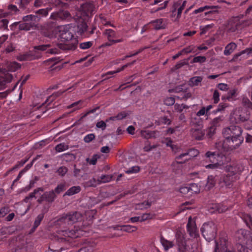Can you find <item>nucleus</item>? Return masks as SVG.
<instances>
[{"mask_svg":"<svg viewBox=\"0 0 252 252\" xmlns=\"http://www.w3.org/2000/svg\"><path fill=\"white\" fill-rule=\"evenodd\" d=\"M187 90V88L184 85H180L175 87L174 89L169 90V91L170 92H174L176 93H179L182 92H185Z\"/></svg>","mask_w":252,"mask_h":252,"instance_id":"nucleus-45","label":"nucleus"},{"mask_svg":"<svg viewBox=\"0 0 252 252\" xmlns=\"http://www.w3.org/2000/svg\"><path fill=\"white\" fill-rule=\"evenodd\" d=\"M242 132L241 127L237 126L232 125L223 128L222 134L225 138L224 144L227 145L231 150L238 148L244 141Z\"/></svg>","mask_w":252,"mask_h":252,"instance_id":"nucleus-2","label":"nucleus"},{"mask_svg":"<svg viewBox=\"0 0 252 252\" xmlns=\"http://www.w3.org/2000/svg\"><path fill=\"white\" fill-rule=\"evenodd\" d=\"M242 103L246 107L252 109V103L245 96H243Z\"/></svg>","mask_w":252,"mask_h":252,"instance_id":"nucleus-49","label":"nucleus"},{"mask_svg":"<svg viewBox=\"0 0 252 252\" xmlns=\"http://www.w3.org/2000/svg\"><path fill=\"white\" fill-rule=\"evenodd\" d=\"M76 16H74V18L75 21L77 23V33L81 35L85 32L87 31L88 26L85 22L86 20L84 18H78L76 19Z\"/></svg>","mask_w":252,"mask_h":252,"instance_id":"nucleus-18","label":"nucleus"},{"mask_svg":"<svg viewBox=\"0 0 252 252\" xmlns=\"http://www.w3.org/2000/svg\"><path fill=\"white\" fill-rule=\"evenodd\" d=\"M140 168L138 166H132L126 170V173L127 174H132V173H136L139 171Z\"/></svg>","mask_w":252,"mask_h":252,"instance_id":"nucleus-54","label":"nucleus"},{"mask_svg":"<svg viewBox=\"0 0 252 252\" xmlns=\"http://www.w3.org/2000/svg\"><path fill=\"white\" fill-rule=\"evenodd\" d=\"M97 159V155H94L91 159H90L89 158H87L86 160L87 162L89 163L90 164L95 165L96 163Z\"/></svg>","mask_w":252,"mask_h":252,"instance_id":"nucleus-63","label":"nucleus"},{"mask_svg":"<svg viewBox=\"0 0 252 252\" xmlns=\"http://www.w3.org/2000/svg\"><path fill=\"white\" fill-rule=\"evenodd\" d=\"M9 71L15 72L21 68V64L16 62H7L6 64Z\"/></svg>","mask_w":252,"mask_h":252,"instance_id":"nucleus-25","label":"nucleus"},{"mask_svg":"<svg viewBox=\"0 0 252 252\" xmlns=\"http://www.w3.org/2000/svg\"><path fill=\"white\" fill-rule=\"evenodd\" d=\"M157 147H158L157 145H151L150 144L148 143L144 146V147L143 148V150L145 152H150V151L157 148Z\"/></svg>","mask_w":252,"mask_h":252,"instance_id":"nucleus-61","label":"nucleus"},{"mask_svg":"<svg viewBox=\"0 0 252 252\" xmlns=\"http://www.w3.org/2000/svg\"><path fill=\"white\" fill-rule=\"evenodd\" d=\"M66 90H64L63 91H58L54 94H53L52 95L49 96L46 100V101L42 103L41 104H36L34 106V109H46V110H49L51 109L54 108L55 104L53 103L52 102L53 100L57 97V96L61 95L63 92L66 91Z\"/></svg>","mask_w":252,"mask_h":252,"instance_id":"nucleus-8","label":"nucleus"},{"mask_svg":"<svg viewBox=\"0 0 252 252\" xmlns=\"http://www.w3.org/2000/svg\"><path fill=\"white\" fill-rule=\"evenodd\" d=\"M237 95V89H233L230 90L227 94L226 99L229 101H233L235 100V97ZM222 99L223 100L225 99V97H222Z\"/></svg>","mask_w":252,"mask_h":252,"instance_id":"nucleus-30","label":"nucleus"},{"mask_svg":"<svg viewBox=\"0 0 252 252\" xmlns=\"http://www.w3.org/2000/svg\"><path fill=\"white\" fill-rule=\"evenodd\" d=\"M9 212V208L5 206L0 209V216L2 217L5 216Z\"/></svg>","mask_w":252,"mask_h":252,"instance_id":"nucleus-64","label":"nucleus"},{"mask_svg":"<svg viewBox=\"0 0 252 252\" xmlns=\"http://www.w3.org/2000/svg\"><path fill=\"white\" fill-rule=\"evenodd\" d=\"M238 17H239V22L240 23V26L241 29L252 24V19H249L247 20H241V19L243 17V15H241Z\"/></svg>","mask_w":252,"mask_h":252,"instance_id":"nucleus-39","label":"nucleus"},{"mask_svg":"<svg viewBox=\"0 0 252 252\" xmlns=\"http://www.w3.org/2000/svg\"><path fill=\"white\" fill-rule=\"evenodd\" d=\"M237 179V176L230 175V173H227L225 175H222L219 181V184L221 187L229 188L232 183Z\"/></svg>","mask_w":252,"mask_h":252,"instance_id":"nucleus-10","label":"nucleus"},{"mask_svg":"<svg viewBox=\"0 0 252 252\" xmlns=\"http://www.w3.org/2000/svg\"><path fill=\"white\" fill-rule=\"evenodd\" d=\"M83 106V102L82 100H79L77 102H74L71 104L67 106L66 109L73 108V110H77L82 109Z\"/></svg>","mask_w":252,"mask_h":252,"instance_id":"nucleus-31","label":"nucleus"},{"mask_svg":"<svg viewBox=\"0 0 252 252\" xmlns=\"http://www.w3.org/2000/svg\"><path fill=\"white\" fill-rule=\"evenodd\" d=\"M244 169V166L240 164H234L232 165L228 166L227 167L228 173L230 175L237 176V174L241 172Z\"/></svg>","mask_w":252,"mask_h":252,"instance_id":"nucleus-19","label":"nucleus"},{"mask_svg":"<svg viewBox=\"0 0 252 252\" xmlns=\"http://www.w3.org/2000/svg\"><path fill=\"white\" fill-rule=\"evenodd\" d=\"M97 180L94 178H93L89 181L85 183V186L86 187H95L97 185Z\"/></svg>","mask_w":252,"mask_h":252,"instance_id":"nucleus-47","label":"nucleus"},{"mask_svg":"<svg viewBox=\"0 0 252 252\" xmlns=\"http://www.w3.org/2000/svg\"><path fill=\"white\" fill-rule=\"evenodd\" d=\"M127 115V114L126 112V111H122L116 116L110 117V119L113 121L115 120H122L126 118Z\"/></svg>","mask_w":252,"mask_h":252,"instance_id":"nucleus-48","label":"nucleus"},{"mask_svg":"<svg viewBox=\"0 0 252 252\" xmlns=\"http://www.w3.org/2000/svg\"><path fill=\"white\" fill-rule=\"evenodd\" d=\"M65 189V185L64 183L59 184L54 190L56 194H59Z\"/></svg>","mask_w":252,"mask_h":252,"instance_id":"nucleus-50","label":"nucleus"},{"mask_svg":"<svg viewBox=\"0 0 252 252\" xmlns=\"http://www.w3.org/2000/svg\"><path fill=\"white\" fill-rule=\"evenodd\" d=\"M218 6H214V5H205L203 7H200L199 8L195 9L194 11V13L197 14L198 13L202 12L208 9H213L215 8H218Z\"/></svg>","mask_w":252,"mask_h":252,"instance_id":"nucleus-41","label":"nucleus"},{"mask_svg":"<svg viewBox=\"0 0 252 252\" xmlns=\"http://www.w3.org/2000/svg\"><path fill=\"white\" fill-rule=\"evenodd\" d=\"M241 218L247 225L252 229V217L249 214H244Z\"/></svg>","mask_w":252,"mask_h":252,"instance_id":"nucleus-34","label":"nucleus"},{"mask_svg":"<svg viewBox=\"0 0 252 252\" xmlns=\"http://www.w3.org/2000/svg\"><path fill=\"white\" fill-rule=\"evenodd\" d=\"M51 45L49 44H45V45H40L38 46H35L34 47V52H36V51H46L47 53H50L52 54L51 53H50V50L48 49L49 47H51ZM52 48H51V49Z\"/></svg>","mask_w":252,"mask_h":252,"instance_id":"nucleus-36","label":"nucleus"},{"mask_svg":"<svg viewBox=\"0 0 252 252\" xmlns=\"http://www.w3.org/2000/svg\"><path fill=\"white\" fill-rule=\"evenodd\" d=\"M203 236L208 241L213 240L217 234V228L213 222L204 223L201 228Z\"/></svg>","mask_w":252,"mask_h":252,"instance_id":"nucleus-5","label":"nucleus"},{"mask_svg":"<svg viewBox=\"0 0 252 252\" xmlns=\"http://www.w3.org/2000/svg\"><path fill=\"white\" fill-rule=\"evenodd\" d=\"M94 243L93 242L91 243L89 242L87 244L81 248L78 252H92L94 250Z\"/></svg>","mask_w":252,"mask_h":252,"instance_id":"nucleus-27","label":"nucleus"},{"mask_svg":"<svg viewBox=\"0 0 252 252\" xmlns=\"http://www.w3.org/2000/svg\"><path fill=\"white\" fill-rule=\"evenodd\" d=\"M57 195L54 190L45 191L38 199L37 202L41 203L43 201H46L48 203H51L55 201Z\"/></svg>","mask_w":252,"mask_h":252,"instance_id":"nucleus-11","label":"nucleus"},{"mask_svg":"<svg viewBox=\"0 0 252 252\" xmlns=\"http://www.w3.org/2000/svg\"><path fill=\"white\" fill-rule=\"evenodd\" d=\"M190 191V195L193 193H197L199 192V189L197 184L192 183L189 185Z\"/></svg>","mask_w":252,"mask_h":252,"instance_id":"nucleus-43","label":"nucleus"},{"mask_svg":"<svg viewBox=\"0 0 252 252\" xmlns=\"http://www.w3.org/2000/svg\"><path fill=\"white\" fill-rule=\"evenodd\" d=\"M95 137L94 134L90 133L87 134L84 137V141L86 143H89L91 142L93 140H94Z\"/></svg>","mask_w":252,"mask_h":252,"instance_id":"nucleus-58","label":"nucleus"},{"mask_svg":"<svg viewBox=\"0 0 252 252\" xmlns=\"http://www.w3.org/2000/svg\"><path fill=\"white\" fill-rule=\"evenodd\" d=\"M206 58L205 56H197L193 59L192 61L191 62V63H204L206 61Z\"/></svg>","mask_w":252,"mask_h":252,"instance_id":"nucleus-52","label":"nucleus"},{"mask_svg":"<svg viewBox=\"0 0 252 252\" xmlns=\"http://www.w3.org/2000/svg\"><path fill=\"white\" fill-rule=\"evenodd\" d=\"M104 35L110 43H106V45L110 46L113 44L121 42L123 41V39H114L117 37L115 32L112 29H106L103 32Z\"/></svg>","mask_w":252,"mask_h":252,"instance_id":"nucleus-12","label":"nucleus"},{"mask_svg":"<svg viewBox=\"0 0 252 252\" xmlns=\"http://www.w3.org/2000/svg\"><path fill=\"white\" fill-rule=\"evenodd\" d=\"M153 215L150 213L143 214L140 217V221H143L149 219H151L153 218Z\"/></svg>","mask_w":252,"mask_h":252,"instance_id":"nucleus-60","label":"nucleus"},{"mask_svg":"<svg viewBox=\"0 0 252 252\" xmlns=\"http://www.w3.org/2000/svg\"><path fill=\"white\" fill-rule=\"evenodd\" d=\"M40 17L36 15L30 14L23 17V20L26 22H33L35 24L40 21Z\"/></svg>","mask_w":252,"mask_h":252,"instance_id":"nucleus-23","label":"nucleus"},{"mask_svg":"<svg viewBox=\"0 0 252 252\" xmlns=\"http://www.w3.org/2000/svg\"><path fill=\"white\" fill-rule=\"evenodd\" d=\"M8 21L7 19H2L0 21V29L2 30H8Z\"/></svg>","mask_w":252,"mask_h":252,"instance_id":"nucleus-53","label":"nucleus"},{"mask_svg":"<svg viewBox=\"0 0 252 252\" xmlns=\"http://www.w3.org/2000/svg\"><path fill=\"white\" fill-rule=\"evenodd\" d=\"M38 28V25L33 22H25L21 23L19 25V29L23 31H30L32 29H36Z\"/></svg>","mask_w":252,"mask_h":252,"instance_id":"nucleus-21","label":"nucleus"},{"mask_svg":"<svg viewBox=\"0 0 252 252\" xmlns=\"http://www.w3.org/2000/svg\"><path fill=\"white\" fill-rule=\"evenodd\" d=\"M188 232L190 237L196 238L198 236L197 228L195 222L192 220L191 217L189 218L188 224L187 225Z\"/></svg>","mask_w":252,"mask_h":252,"instance_id":"nucleus-16","label":"nucleus"},{"mask_svg":"<svg viewBox=\"0 0 252 252\" xmlns=\"http://www.w3.org/2000/svg\"><path fill=\"white\" fill-rule=\"evenodd\" d=\"M214 26V24H209L205 26H200V29L201 31L200 34L202 35L205 34L209 29Z\"/></svg>","mask_w":252,"mask_h":252,"instance_id":"nucleus-55","label":"nucleus"},{"mask_svg":"<svg viewBox=\"0 0 252 252\" xmlns=\"http://www.w3.org/2000/svg\"><path fill=\"white\" fill-rule=\"evenodd\" d=\"M199 154V151L195 149L192 148L187 151L181 154L176 157V161L173 163V165L176 163L182 164L187 160L190 159L191 158L196 157Z\"/></svg>","mask_w":252,"mask_h":252,"instance_id":"nucleus-7","label":"nucleus"},{"mask_svg":"<svg viewBox=\"0 0 252 252\" xmlns=\"http://www.w3.org/2000/svg\"><path fill=\"white\" fill-rule=\"evenodd\" d=\"M95 8L93 4L91 3H86L81 5V7L76 13L75 16L76 19L78 18H84L86 19L89 17L94 11Z\"/></svg>","mask_w":252,"mask_h":252,"instance_id":"nucleus-6","label":"nucleus"},{"mask_svg":"<svg viewBox=\"0 0 252 252\" xmlns=\"http://www.w3.org/2000/svg\"><path fill=\"white\" fill-rule=\"evenodd\" d=\"M249 232L243 229H241L236 233V236L239 240L247 239Z\"/></svg>","mask_w":252,"mask_h":252,"instance_id":"nucleus-37","label":"nucleus"},{"mask_svg":"<svg viewBox=\"0 0 252 252\" xmlns=\"http://www.w3.org/2000/svg\"><path fill=\"white\" fill-rule=\"evenodd\" d=\"M68 149V146L64 143L58 144L55 147V150L57 152H62Z\"/></svg>","mask_w":252,"mask_h":252,"instance_id":"nucleus-44","label":"nucleus"},{"mask_svg":"<svg viewBox=\"0 0 252 252\" xmlns=\"http://www.w3.org/2000/svg\"><path fill=\"white\" fill-rule=\"evenodd\" d=\"M49 207H44L42 210V213L38 215L36 218L33 227L32 229L34 231L40 224L41 221L43 220L44 216V214L46 213L49 209Z\"/></svg>","mask_w":252,"mask_h":252,"instance_id":"nucleus-22","label":"nucleus"},{"mask_svg":"<svg viewBox=\"0 0 252 252\" xmlns=\"http://www.w3.org/2000/svg\"><path fill=\"white\" fill-rule=\"evenodd\" d=\"M82 217L81 213L77 211L71 212L66 214H63L57 220V222L60 225H71L81 220Z\"/></svg>","mask_w":252,"mask_h":252,"instance_id":"nucleus-4","label":"nucleus"},{"mask_svg":"<svg viewBox=\"0 0 252 252\" xmlns=\"http://www.w3.org/2000/svg\"><path fill=\"white\" fill-rule=\"evenodd\" d=\"M231 119L236 123H240L248 121L249 119V115L246 113V111H233L231 114Z\"/></svg>","mask_w":252,"mask_h":252,"instance_id":"nucleus-13","label":"nucleus"},{"mask_svg":"<svg viewBox=\"0 0 252 252\" xmlns=\"http://www.w3.org/2000/svg\"><path fill=\"white\" fill-rule=\"evenodd\" d=\"M81 188L79 186H73L69 189L65 193L64 195L71 196L74 194L79 192Z\"/></svg>","mask_w":252,"mask_h":252,"instance_id":"nucleus-32","label":"nucleus"},{"mask_svg":"<svg viewBox=\"0 0 252 252\" xmlns=\"http://www.w3.org/2000/svg\"><path fill=\"white\" fill-rule=\"evenodd\" d=\"M157 131H149L144 130L141 131V135L142 137L145 139H150L151 138H156L157 137Z\"/></svg>","mask_w":252,"mask_h":252,"instance_id":"nucleus-24","label":"nucleus"},{"mask_svg":"<svg viewBox=\"0 0 252 252\" xmlns=\"http://www.w3.org/2000/svg\"><path fill=\"white\" fill-rule=\"evenodd\" d=\"M208 111H197L195 113L193 118V114H192L191 120V129L190 133L191 136L196 140H200L203 139L205 135V131L203 129V125L201 118V116H206Z\"/></svg>","mask_w":252,"mask_h":252,"instance_id":"nucleus-3","label":"nucleus"},{"mask_svg":"<svg viewBox=\"0 0 252 252\" xmlns=\"http://www.w3.org/2000/svg\"><path fill=\"white\" fill-rule=\"evenodd\" d=\"M13 76L7 71L0 72V87L4 88L5 85L11 82Z\"/></svg>","mask_w":252,"mask_h":252,"instance_id":"nucleus-17","label":"nucleus"},{"mask_svg":"<svg viewBox=\"0 0 252 252\" xmlns=\"http://www.w3.org/2000/svg\"><path fill=\"white\" fill-rule=\"evenodd\" d=\"M216 184V180L213 175H209L207 178V181L206 184V187L208 189H210L214 187Z\"/></svg>","mask_w":252,"mask_h":252,"instance_id":"nucleus-33","label":"nucleus"},{"mask_svg":"<svg viewBox=\"0 0 252 252\" xmlns=\"http://www.w3.org/2000/svg\"><path fill=\"white\" fill-rule=\"evenodd\" d=\"M160 242L165 250H168L169 249L172 248L174 246L173 242L168 241L163 237L161 238Z\"/></svg>","mask_w":252,"mask_h":252,"instance_id":"nucleus-38","label":"nucleus"},{"mask_svg":"<svg viewBox=\"0 0 252 252\" xmlns=\"http://www.w3.org/2000/svg\"><path fill=\"white\" fill-rule=\"evenodd\" d=\"M30 1L31 0H20L18 3L20 9L23 10H25Z\"/></svg>","mask_w":252,"mask_h":252,"instance_id":"nucleus-51","label":"nucleus"},{"mask_svg":"<svg viewBox=\"0 0 252 252\" xmlns=\"http://www.w3.org/2000/svg\"><path fill=\"white\" fill-rule=\"evenodd\" d=\"M9 12L12 15H17L20 13V9H19L17 6L13 4H9L7 7Z\"/></svg>","mask_w":252,"mask_h":252,"instance_id":"nucleus-40","label":"nucleus"},{"mask_svg":"<svg viewBox=\"0 0 252 252\" xmlns=\"http://www.w3.org/2000/svg\"><path fill=\"white\" fill-rule=\"evenodd\" d=\"M216 127L215 126H211L207 130V135L209 137H212V136L216 132Z\"/></svg>","mask_w":252,"mask_h":252,"instance_id":"nucleus-56","label":"nucleus"},{"mask_svg":"<svg viewBox=\"0 0 252 252\" xmlns=\"http://www.w3.org/2000/svg\"><path fill=\"white\" fill-rule=\"evenodd\" d=\"M67 168L65 166L60 167L57 170L58 174L61 176H63L67 172Z\"/></svg>","mask_w":252,"mask_h":252,"instance_id":"nucleus-59","label":"nucleus"},{"mask_svg":"<svg viewBox=\"0 0 252 252\" xmlns=\"http://www.w3.org/2000/svg\"><path fill=\"white\" fill-rule=\"evenodd\" d=\"M70 18V13L68 11L64 10L53 12L50 15V19L55 20H63L69 19Z\"/></svg>","mask_w":252,"mask_h":252,"instance_id":"nucleus-15","label":"nucleus"},{"mask_svg":"<svg viewBox=\"0 0 252 252\" xmlns=\"http://www.w3.org/2000/svg\"><path fill=\"white\" fill-rule=\"evenodd\" d=\"M60 36L64 41L72 40L71 43H60L57 44V47L50 50V53L52 54H57L60 53V50H72L76 47L77 40L74 38V31L71 26L69 25L61 26L59 28Z\"/></svg>","mask_w":252,"mask_h":252,"instance_id":"nucleus-1","label":"nucleus"},{"mask_svg":"<svg viewBox=\"0 0 252 252\" xmlns=\"http://www.w3.org/2000/svg\"><path fill=\"white\" fill-rule=\"evenodd\" d=\"M202 79L203 78L201 76L193 77L190 79L189 85L191 86H197L202 81Z\"/></svg>","mask_w":252,"mask_h":252,"instance_id":"nucleus-35","label":"nucleus"},{"mask_svg":"<svg viewBox=\"0 0 252 252\" xmlns=\"http://www.w3.org/2000/svg\"><path fill=\"white\" fill-rule=\"evenodd\" d=\"M227 31L229 32H234L240 29V23L239 17L237 16L230 20L227 26Z\"/></svg>","mask_w":252,"mask_h":252,"instance_id":"nucleus-14","label":"nucleus"},{"mask_svg":"<svg viewBox=\"0 0 252 252\" xmlns=\"http://www.w3.org/2000/svg\"><path fill=\"white\" fill-rule=\"evenodd\" d=\"M51 8H46L44 9H40L36 10L35 12L36 14H38L42 17H46L48 15L49 12L51 10Z\"/></svg>","mask_w":252,"mask_h":252,"instance_id":"nucleus-42","label":"nucleus"},{"mask_svg":"<svg viewBox=\"0 0 252 252\" xmlns=\"http://www.w3.org/2000/svg\"><path fill=\"white\" fill-rule=\"evenodd\" d=\"M113 176L112 175H102L97 179L98 184L106 183L112 181Z\"/></svg>","mask_w":252,"mask_h":252,"instance_id":"nucleus-29","label":"nucleus"},{"mask_svg":"<svg viewBox=\"0 0 252 252\" xmlns=\"http://www.w3.org/2000/svg\"><path fill=\"white\" fill-rule=\"evenodd\" d=\"M119 227H122L121 230L128 232H134L137 229L136 227L130 225H124L123 226L116 225L114 227V228L118 230L119 229Z\"/></svg>","mask_w":252,"mask_h":252,"instance_id":"nucleus-28","label":"nucleus"},{"mask_svg":"<svg viewBox=\"0 0 252 252\" xmlns=\"http://www.w3.org/2000/svg\"><path fill=\"white\" fill-rule=\"evenodd\" d=\"M237 45L234 43V42H231L228 45H226V46L225 48V49L223 52V54L225 56H228L230 55L231 53H233V52L234 51V50L236 48Z\"/></svg>","mask_w":252,"mask_h":252,"instance_id":"nucleus-26","label":"nucleus"},{"mask_svg":"<svg viewBox=\"0 0 252 252\" xmlns=\"http://www.w3.org/2000/svg\"><path fill=\"white\" fill-rule=\"evenodd\" d=\"M176 242L179 246L184 245V237L180 233H177L176 234Z\"/></svg>","mask_w":252,"mask_h":252,"instance_id":"nucleus-46","label":"nucleus"},{"mask_svg":"<svg viewBox=\"0 0 252 252\" xmlns=\"http://www.w3.org/2000/svg\"><path fill=\"white\" fill-rule=\"evenodd\" d=\"M218 156V154L216 152H208L205 154L206 161H210L212 163L204 165L207 168L212 169H221V166L217 162L218 160L216 157Z\"/></svg>","mask_w":252,"mask_h":252,"instance_id":"nucleus-9","label":"nucleus"},{"mask_svg":"<svg viewBox=\"0 0 252 252\" xmlns=\"http://www.w3.org/2000/svg\"><path fill=\"white\" fill-rule=\"evenodd\" d=\"M166 20L164 19H158L152 21L150 24L153 25L154 29L156 30L164 29L166 27Z\"/></svg>","mask_w":252,"mask_h":252,"instance_id":"nucleus-20","label":"nucleus"},{"mask_svg":"<svg viewBox=\"0 0 252 252\" xmlns=\"http://www.w3.org/2000/svg\"><path fill=\"white\" fill-rule=\"evenodd\" d=\"M93 45V43L91 41H87L83 42L80 44L79 47L82 49H87L90 48Z\"/></svg>","mask_w":252,"mask_h":252,"instance_id":"nucleus-57","label":"nucleus"},{"mask_svg":"<svg viewBox=\"0 0 252 252\" xmlns=\"http://www.w3.org/2000/svg\"><path fill=\"white\" fill-rule=\"evenodd\" d=\"M152 205V202L148 200L144 201L139 204V208L141 209H146L150 207Z\"/></svg>","mask_w":252,"mask_h":252,"instance_id":"nucleus-62","label":"nucleus"}]
</instances>
